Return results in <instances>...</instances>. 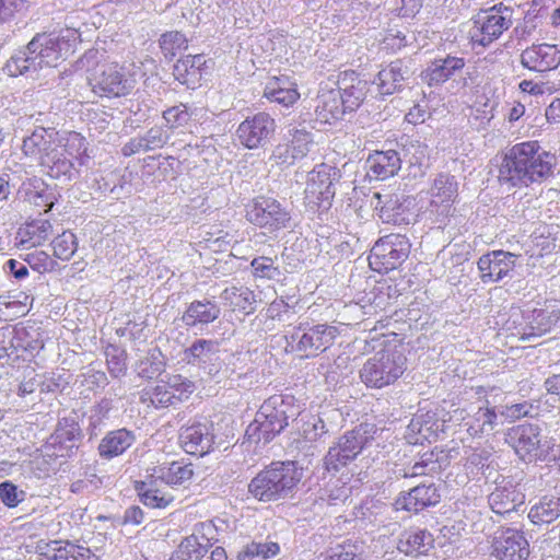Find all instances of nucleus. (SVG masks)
<instances>
[{
	"label": "nucleus",
	"instance_id": "obj_1",
	"mask_svg": "<svg viewBox=\"0 0 560 560\" xmlns=\"http://www.w3.org/2000/svg\"><path fill=\"white\" fill-rule=\"evenodd\" d=\"M23 154L45 168L47 175L60 180L73 179L90 160L83 136L70 132L62 138L54 128L37 127L23 139Z\"/></svg>",
	"mask_w": 560,
	"mask_h": 560
},
{
	"label": "nucleus",
	"instance_id": "obj_2",
	"mask_svg": "<svg viewBox=\"0 0 560 560\" xmlns=\"http://www.w3.org/2000/svg\"><path fill=\"white\" fill-rule=\"evenodd\" d=\"M555 162V156L541 150L537 141L517 143L505 153L498 178L508 187H527L551 176Z\"/></svg>",
	"mask_w": 560,
	"mask_h": 560
},
{
	"label": "nucleus",
	"instance_id": "obj_3",
	"mask_svg": "<svg viewBox=\"0 0 560 560\" xmlns=\"http://www.w3.org/2000/svg\"><path fill=\"white\" fill-rule=\"evenodd\" d=\"M292 400V397L279 395L266 399L245 431L247 440L265 445L279 434L288 425L289 419L299 413Z\"/></svg>",
	"mask_w": 560,
	"mask_h": 560
},
{
	"label": "nucleus",
	"instance_id": "obj_4",
	"mask_svg": "<svg viewBox=\"0 0 560 560\" xmlns=\"http://www.w3.org/2000/svg\"><path fill=\"white\" fill-rule=\"evenodd\" d=\"M301 476L293 462L272 463L252 479L248 492L261 502L284 499L292 493Z\"/></svg>",
	"mask_w": 560,
	"mask_h": 560
},
{
	"label": "nucleus",
	"instance_id": "obj_5",
	"mask_svg": "<svg viewBox=\"0 0 560 560\" xmlns=\"http://www.w3.org/2000/svg\"><path fill=\"white\" fill-rule=\"evenodd\" d=\"M508 322V330L520 340L530 341L550 332L560 322V301L538 302L532 310L514 313Z\"/></svg>",
	"mask_w": 560,
	"mask_h": 560
},
{
	"label": "nucleus",
	"instance_id": "obj_6",
	"mask_svg": "<svg viewBox=\"0 0 560 560\" xmlns=\"http://www.w3.org/2000/svg\"><path fill=\"white\" fill-rule=\"evenodd\" d=\"M407 358L396 348H386L369 358L360 370V378L372 388L394 384L406 371Z\"/></svg>",
	"mask_w": 560,
	"mask_h": 560
},
{
	"label": "nucleus",
	"instance_id": "obj_7",
	"mask_svg": "<svg viewBox=\"0 0 560 560\" xmlns=\"http://www.w3.org/2000/svg\"><path fill=\"white\" fill-rule=\"evenodd\" d=\"M513 23V10L503 4L481 10L471 19L468 35L474 47H488L508 31Z\"/></svg>",
	"mask_w": 560,
	"mask_h": 560
},
{
	"label": "nucleus",
	"instance_id": "obj_8",
	"mask_svg": "<svg viewBox=\"0 0 560 560\" xmlns=\"http://www.w3.org/2000/svg\"><path fill=\"white\" fill-rule=\"evenodd\" d=\"M75 30H67L66 35L37 34L28 43L31 55L34 54L42 70L56 67L59 60L74 50V45L79 38Z\"/></svg>",
	"mask_w": 560,
	"mask_h": 560
},
{
	"label": "nucleus",
	"instance_id": "obj_9",
	"mask_svg": "<svg viewBox=\"0 0 560 560\" xmlns=\"http://www.w3.org/2000/svg\"><path fill=\"white\" fill-rule=\"evenodd\" d=\"M411 243L399 233H390L381 237L369 255L370 267L380 273L397 269L408 258Z\"/></svg>",
	"mask_w": 560,
	"mask_h": 560
},
{
	"label": "nucleus",
	"instance_id": "obj_10",
	"mask_svg": "<svg viewBox=\"0 0 560 560\" xmlns=\"http://www.w3.org/2000/svg\"><path fill=\"white\" fill-rule=\"evenodd\" d=\"M194 390V382L180 374H173L145 387L140 399L155 408H167L187 399Z\"/></svg>",
	"mask_w": 560,
	"mask_h": 560
},
{
	"label": "nucleus",
	"instance_id": "obj_11",
	"mask_svg": "<svg viewBox=\"0 0 560 560\" xmlns=\"http://www.w3.org/2000/svg\"><path fill=\"white\" fill-rule=\"evenodd\" d=\"M340 179V171L330 164L320 163L308 172L304 200L311 208L328 209L336 194L335 184Z\"/></svg>",
	"mask_w": 560,
	"mask_h": 560
},
{
	"label": "nucleus",
	"instance_id": "obj_12",
	"mask_svg": "<svg viewBox=\"0 0 560 560\" xmlns=\"http://www.w3.org/2000/svg\"><path fill=\"white\" fill-rule=\"evenodd\" d=\"M338 335V328L328 324L301 323L291 335L292 348L304 358H315L330 348Z\"/></svg>",
	"mask_w": 560,
	"mask_h": 560
},
{
	"label": "nucleus",
	"instance_id": "obj_13",
	"mask_svg": "<svg viewBox=\"0 0 560 560\" xmlns=\"http://www.w3.org/2000/svg\"><path fill=\"white\" fill-rule=\"evenodd\" d=\"M458 194V183L455 176L441 173L432 180L428 190L429 205L425 212L442 228L453 212V205Z\"/></svg>",
	"mask_w": 560,
	"mask_h": 560
},
{
	"label": "nucleus",
	"instance_id": "obj_14",
	"mask_svg": "<svg viewBox=\"0 0 560 560\" xmlns=\"http://www.w3.org/2000/svg\"><path fill=\"white\" fill-rule=\"evenodd\" d=\"M246 219L272 233L289 228L291 214L277 199L259 196L247 206Z\"/></svg>",
	"mask_w": 560,
	"mask_h": 560
},
{
	"label": "nucleus",
	"instance_id": "obj_15",
	"mask_svg": "<svg viewBox=\"0 0 560 560\" xmlns=\"http://www.w3.org/2000/svg\"><path fill=\"white\" fill-rule=\"evenodd\" d=\"M505 441L522 460H544L547 457L548 441L542 443L540 430L535 424H520L511 428Z\"/></svg>",
	"mask_w": 560,
	"mask_h": 560
},
{
	"label": "nucleus",
	"instance_id": "obj_16",
	"mask_svg": "<svg viewBox=\"0 0 560 560\" xmlns=\"http://www.w3.org/2000/svg\"><path fill=\"white\" fill-rule=\"evenodd\" d=\"M368 425H359L340 436L338 442L329 447L325 456L326 469L337 471L340 467L353 460L368 444Z\"/></svg>",
	"mask_w": 560,
	"mask_h": 560
},
{
	"label": "nucleus",
	"instance_id": "obj_17",
	"mask_svg": "<svg viewBox=\"0 0 560 560\" xmlns=\"http://www.w3.org/2000/svg\"><path fill=\"white\" fill-rule=\"evenodd\" d=\"M275 130V119L267 113H258L238 125L236 136L241 144L253 150L264 147Z\"/></svg>",
	"mask_w": 560,
	"mask_h": 560
},
{
	"label": "nucleus",
	"instance_id": "obj_18",
	"mask_svg": "<svg viewBox=\"0 0 560 560\" xmlns=\"http://www.w3.org/2000/svg\"><path fill=\"white\" fill-rule=\"evenodd\" d=\"M491 555L495 560H527L529 544L523 532L503 528L495 532Z\"/></svg>",
	"mask_w": 560,
	"mask_h": 560
},
{
	"label": "nucleus",
	"instance_id": "obj_19",
	"mask_svg": "<svg viewBox=\"0 0 560 560\" xmlns=\"http://www.w3.org/2000/svg\"><path fill=\"white\" fill-rule=\"evenodd\" d=\"M93 91L100 95L119 97L127 95L135 88L136 79L126 73L118 65L104 66L92 81Z\"/></svg>",
	"mask_w": 560,
	"mask_h": 560
},
{
	"label": "nucleus",
	"instance_id": "obj_20",
	"mask_svg": "<svg viewBox=\"0 0 560 560\" xmlns=\"http://www.w3.org/2000/svg\"><path fill=\"white\" fill-rule=\"evenodd\" d=\"M313 145L312 133L304 129H296L290 133V138H285L275 147L271 159L279 165H293L296 161L304 159Z\"/></svg>",
	"mask_w": 560,
	"mask_h": 560
},
{
	"label": "nucleus",
	"instance_id": "obj_21",
	"mask_svg": "<svg viewBox=\"0 0 560 560\" xmlns=\"http://www.w3.org/2000/svg\"><path fill=\"white\" fill-rule=\"evenodd\" d=\"M219 343L214 340L197 339L183 351V361L215 376L221 370Z\"/></svg>",
	"mask_w": 560,
	"mask_h": 560
},
{
	"label": "nucleus",
	"instance_id": "obj_22",
	"mask_svg": "<svg viewBox=\"0 0 560 560\" xmlns=\"http://www.w3.org/2000/svg\"><path fill=\"white\" fill-rule=\"evenodd\" d=\"M456 419L462 420V425L472 438L490 434L499 425V415L495 407L470 406L468 410H456Z\"/></svg>",
	"mask_w": 560,
	"mask_h": 560
},
{
	"label": "nucleus",
	"instance_id": "obj_23",
	"mask_svg": "<svg viewBox=\"0 0 560 560\" xmlns=\"http://www.w3.org/2000/svg\"><path fill=\"white\" fill-rule=\"evenodd\" d=\"M214 526L211 523L196 525L194 533L186 537L170 560H201L212 546Z\"/></svg>",
	"mask_w": 560,
	"mask_h": 560
},
{
	"label": "nucleus",
	"instance_id": "obj_24",
	"mask_svg": "<svg viewBox=\"0 0 560 560\" xmlns=\"http://www.w3.org/2000/svg\"><path fill=\"white\" fill-rule=\"evenodd\" d=\"M179 443L187 454L203 456L214 444L212 423L195 422L183 427L179 432Z\"/></svg>",
	"mask_w": 560,
	"mask_h": 560
},
{
	"label": "nucleus",
	"instance_id": "obj_25",
	"mask_svg": "<svg viewBox=\"0 0 560 560\" xmlns=\"http://www.w3.org/2000/svg\"><path fill=\"white\" fill-rule=\"evenodd\" d=\"M525 501L522 489L510 478L495 482L493 491L488 497L489 506L498 515L516 511Z\"/></svg>",
	"mask_w": 560,
	"mask_h": 560
},
{
	"label": "nucleus",
	"instance_id": "obj_26",
	"mask_svg": "<svg viewBox=\"0 0 560 560\" xmlns=\"http://www.w3.org/2000/svg\"><path fill=\"white\" fill-rule=\"evenodd\" d=\"M520 61L524 68L535 72L556 70L560 66V47L551 44H534L522 51Z\"/></svg>",
	"mask_w": 560,
	"mask_h": 560
},
{
	"label": "nucleus",
	"instance_id": "obj_27",
	"mask_svg": "<svg viewBox=\"0 0 560 560\" xmlns=\"http://www.w3.org/2000/svg\"><path fill=\"white\" fill-rule=\"evenodd\" d=\"M517 256L504 250H493L482 255L478 260V269L483 282H499L509 277L515 268Z\"/></svg>",
	"mask_w": 560,
	"mask_h": 560
},
{
	"label": "nucleus",
	"instance_id": "obj_28",
	"mask_svg": "<svg viewBox=\"0 0 560 560\" xmlns=\"http://www.w3.org/2000/svg\"><path fill=\"white\" fill-rule=\"evenodd\" d=\"M440 499V493L434 483L419 485L408 492L401 493L394 505L397 511L404 510L417 513L428 506L438 504Z\"/></svg>",
	"mask_w": 560,
	"mask_h": 560
},
{
	"label": "nucleus",
	"instance_id": "obj_29",
	"mask_svg": "<svg viewBox=\"0 0 560 560\" xmlns=\"http://www.w3.org/2000/svg\"><path fill=\"white\" fill-rule=\"evenodd\" d=\"M401 159L397 151H374L365 161V168L370 178L384 180L398 173Z\"/></svg>",
	"mask_w": 560,
	"mask_h": 560
},
{
	"label": "nucleus",
	"instance_id": "obj_30",
	"mask_svg": "<svg viewBox=\"0 0 560 560\" xmlns=\"http://www.w3.org/2000/svg\"><path fill=\"white\" fill-rule=\"evenodd\" d=\"M337 84L346 112L355 110L366 96L368 81L362 80L354 71H351L343 72Z\"/></svg>",
	"mask_w": 560,
	"mask_h": 560
},
{
	"label": "nucleus",
	"instance_id": "obj_31",
	"mask_svg": "<svg viewBox=\"0 0 560 560\" xmlns=\"http://www.w3.org/2000/svg\"><path fill=\"white\" fill-rule=\"evenodd\" d=\"M377 199L375 209H380V218L384 223L394 225H407L412 221L410 201L401 200L398 196H390L385 202L381 194H374Z\"/></svg>",
	"mask_w": 560,
	"mask_h": 560
},
{
	"label": "nucleus",
	"instance_id": "obj_32",
	"mask_svg": "<svg viewBox=\"0 0 560 560\" xmlns=\"http://www.w3.org/2000/svg\"><path fill=\"white\" fill-rule=\"evenodd\" d=\"M52 224L46 219H34L18 230L16 245L27 249L44 245L52 235Z\"/></svg>",
	"mask_w": 560,
	"mask_h": 560
},
{
	"label": "nucleus",
	"instance_id": "obj_33",
	"mask_svg": "<svg viewBox=\"0 0 560 560\" xmlns=\"http://www.w3.org/2000/svg\"><path fill=\"white\" fill-rule=\"evenodd\" d=\"M409 77V69L401 60L392 61L383 68L373 81L382 95H392L402 89L404 82Z\"/></svg>",
	"mask_w": 560,
	"mask_h": 560
},
{
	"label": "nucleus",
	"instance_id": "obj_34",
	"mask_svg": "<svg viewBox=\"0 0 560 560\" xmlns=\"http://www.w3.org/2000/svg\"><path fill=\"white\" fill-rule=\"evenodd\" d=\"M465 65L463 57L447 55L445 58L435 59L423 72V79L430 86L442 84L462 71Z\"/></svg>",
	"mask_w": 560,
	"mask_h": 560
},
{
	"label": "nucleus",
	"instance_id": "obj_35",
	"mask_svg": "<svg viewBox=\"0 0 560 560\" xmlns=\"http://www.w3.org/2000/svg\"><path fill=\"white\" fill-rule=\"evenodd\" d=\"M221 310L219 305L209 300L194 301L182 315V322L187 327L207 326L219 318Z\"/></svg>",
	"mask_w": 560,
	"mask_h": 560
},
{
	"label": "nucleus",
	"instance_id": "obj_36",
	"mask_svg": "<svg viewBox=\"0 0 560 560\" xmlns=\"http://www.w3.org/2000/svg\"><path fill=\"white\" fill-rule=\"evenodd\" d=\"M316 102V114L324 122L341 119L347 113L338 89L322 88Z\"/></svg>",
	"mask_w": 560,
	"mask_h": 560
},
{
	"label": "nucleus",
	"instance_id": "obj_37",
	"mask_svg": "<svg viewBox=\"0 0 560 560\" xmlns=\"http://www.w3.org/2000/svg\"><path fill=\"white\" fill-rule=\"evenodd\" d=\"M136 441L135 433L127 429L108 432L98 444V454L102 458L112 459L124 454Z\"/></svg>",
	"mask_w": 560,
	"mask_h": 560
},
{
	"label": "nucleus",
	"instance_id": "obj_38",
	"mask_svg": "<svg viewBox=\"0 0 560 560\" xmlns=\"http://www.w3.org/2000/svg\"><path fill=\"white\" fill-rule=\"evenodd\" d=\"M220 299L231 312L252 314L256 308L255 294L245 285H232L224 289Z\"/></svg>",
	"mask_w": 560,
	"mask_h": 560
},
{
	"label": "nucleus",
	"instance_id": "obj_39",
	"mask_svg": "<svg viewBox=\"0 0 560 560\" xmlns=\"http://www.w3.org/2000/svg\"><path fill=\"white\" fill-rule=\"evenodd\" d=\"M13 339L21 350L31 354L39 352L45 345V331L35 322L21 323L14 327Z\"/></svg>",
	"mask_w": 560,
	"mask_h": 560
},
{
	"label": "nucleus",
	"instance_id": "obj_40",
	"mask_svg": "<svg viewBox=\"0 0 560 560\" xmlns=\"http://www.w3.org/2000/svg\"><path fill=\"white\" fill-rule=\"evenodd\" d=\"M264 95L271 102L285 107L293 105L300 97L296 84L291 82L288 77L271 78L265 86Z\"/></svg>",
	"mask_w": 560,
	"mask_h": 560
},
{
	"label": "nucleus",
	"instance_id": "obj_41",
	"mask_svg": "<svg viewBox=\"0 0 560 560\" xmlns=\"http://www.w3.org/2000/svg\"><path fill=\"white\" fill-rule=\"evenodd\" d=\"M205 62L202 55L186 56L174 65L173 74L179 83L194 89L201 80V66Z\"/></svg>",
	"mask_w": 560,
	"mask_h": 560
},
{
	"label": "nucleus",
	"instance_id": "obj_42",
	"mask_svg": "<svg viewBox=\"0 0 560 560\" xmlns=\"http://www.w3.org/2000/svg\"><path fill=\"white\" fill-rule=\"evenodd\" d=\"M159 479L151 477L148 480L136 483V489L140 497V501L148 508L151 509H165L168 506L174 497L160 489L156 485Z\"/></svg>",
	"mask_w": 560,
	"mask_h": 560
},
{
	"label": "nucleus",
	"instance_id": "obj_43",
	"mask_svg": "<svg viewBox=\"0 0 560 560\" xmlns=\"http://www.w3.org/2000/svg\"><path fill=\"white\" fill-rule=\"evenodd\" d=\"M432 535L424 529H409L404 532L397 542V549L406 556L425 553L432 546Z\"/></svg>",
	"mask_w": 560,
	"mask_h": 560
},
{
	"label": "nucleus",
	"instance_id": "obj_44",
	"mask_svg": "<svg viewBox=\"0 0 560 560\" xmlns=\"http://www.w3.org/2000/svg\"><path fill=\"white\" fill-rule=\"evenodd\" d=\"M194 469L191 464L173 462L153 469L151 477H155L168 486H183L191 480Z\"/></svg>",
	"mask_w": 560,
	"mask_h": 560
},
{
	"label": "nucleus",
	"instance_id": "obj_45",
	"mask_svg": "<svg viewBox=\"0 0 560 560\" xmlns=\"http://www.w3.org/2000/svg\"><path fill=\"white\" fill-rule=\"evenodd\" d=\"M30 52L27 44L23 49L12 55L4 66V71L10 77L27 75L33 78L42 68L34 54L31 55Z\"/></svg>",
	"mask_w": 560,
	"mask_h": 560
},
{
	"label": "nucleus",
	"instance_id": "obj_46",
	"mask_svg": "<svg viewBox=\"0 0 560 560\" xmlns=\"http://www.w3.org/2000/svg\"><path fill=\"white\" fill-rule=\"evenodd\" d=\"M560 516V498L545 495L534 503L529 510V520L537 525L550 524Z\"/></svg>",
	"mask_w": 560,
	"mask_h": 560
},
{
	"label": "nucleus",
	"instance_id": "obj_47",
	"mask_svg": "<svg viewBox=\"0 0 560 560\" xmlns=\"http://www.w3.org/2000/svg\"><path fill=\"white\" fill-rule=\"evenodd\" d=\"M80 438V427L73 418H62L59 420L55 433L51 435L54 444L72 447L73 443Z\"/></svg>",
	"mask_w": 560,
	"mask_h": 560
},
{
	"label": "nucleus",
	"instance_id": "obj_48",
	"mask_svg": "<svg viewBox=\"0 0 560 560\" xmlns=\"http://www.w3.org/2000/svg\"><path fill=\"white\" fill-rule=\"evenodd\" d=\"M194 113L192 107L180 103L165 109L162 116L168 129H178L188 126Z\"/></svg>",
	"mask_w": 560,
	"mask_h": 560
},
{
	"label": "nucleus",
	"instance_id": "obj_49",
	"mask_svg": "<svg viewBox=\"0 0 560 560\" xmlns=\"http://www.w3.org/2000/svg\"><path fill=\"white\" fill-rule=\"evenodd\" d=\"M252 273L255 279L279 280L282 272L276 259L267 256L255 257L250 261Z\"/></svg>",
	"mask_w": 560,
	"mask_h": 560
},
{
	"label": "nucleus",
	"instance_id": "obj_50",
	"mask_svg": "<svg viewBox=\"0 0 560 560\" xmlns=\"http://www.w3.org/2000/svg\"><path fill=\"white\" fill-rule=\"evenodd\" d=\"M187 46L186 36L178 31L166 32L160 38L162 52L168 59H173L178 51L186 49Z\"/></svg>",
	"mask_w": 560,
	"mask_h": 560
},
{
	"label": "nucleus",
	"instance_id": "obj_51",
	"mask_svg": "<svg viewBox=\"0 0 560 560\" xmlns=\"http://www.w3.org/2000/svg\"><path fill=\"white\" fill-rule=\"evenodd\" d=\"M280 551V547L277 542H252L246 546V548L238 553L240 560L248 559H259L267 560L277 556Z\"/></svg>",
	"mask_w": 560,
	"mask_h": 560
},
{
	"label": "nucleus",
	"instance_id": "obj_52",
	"mask_svg": "<svg viewBox=\"0 0 560 560\" xmlns=\"http://www.w3.org/2000/svg\"><path fill=\"white\" fill-rule=\"evenodd\" d=\"M54 256L60 260H69L78 249L77 237L72 232L65 231L52 242Z\"/></svg>",
	"mask_w": 560,
	"mask_h": 560
},
{
	"label": "nucleus",
	"instance_id": "obj_53",
	"mask_svg": "<svg viewBox=\"0 0 560 560\" xmlns=\"http://www.w3.org/2000/svg\"><path fill=\"white\" fill-rule=\"evenodd\" d=\"M69 541L62 540H40L37 542V552L48 560H67L69 559Z\"/></svg>",
	"mask_w": 560,
	"mask_h": 560
},
{
	"label": "nucleus",
	"instance_id": "obj_54",
	"mask_svg": "<svg viewBox=\"0 0 560 560\" xmlns=\"http://www.w3.org/2000/svg\"><path fill=\"white\" fill-rule=\"evenodd\" d=\"M107 369L115 378L124 376L127 371L126 352L117 346L109 345L105 349Z\"/></svg>",
	"mask_w": 560,
	"mask_h": 560
},
{
	"label": "nucleus",
	"instance_id": "obj_55",
	"mask_svg": "<svg viewBox=\"0 0 560 560\" xmlns=\"http://www.w3.org/2000/svg\"><path fill=\"white\" fill-rule=\"evenodd\" d=\"M402 147L412 165H422L429 156V148L420 139L407 138Z\"/></svg>",
	"mask_w": 560,
	"mask_h": 560
},
{
	"label": "nucleus",
	"instance_id": "obj_56",
	"mask_svg": "<svg viewBox=\"0 0 560 560\" xmlns=\"http://www.w3.org/2000/svg\"><path fill=\"white\" fill-rule=\"evenodd\" d=\"M164 370V362L161 359V353H152L142 359L137 365L138 375L143 378H153L160 375Z\"/></svg>",
	"mask_w": 560,
	"mask_h": 560
},
{
	"label": "nucleus",
	"instance_id": "obj_57",
	"mask_svg": "<svg viewBox=\"0 0 560 560\" xmlns=\"http://www.w3.org/2000/svg\"><path fill=\"white\" fill-rule=\"evenodd\" d=\"M432 418L433 417L430 416L429 413L418 415L412 418L408 428L411 432L420 435V438L417 439L416 442H419L420 439L430 440V438L436 433L438 428L433 429V425H435V423L432 422Z\"/></svg>",
	"mask_w": 560,
	"mask_h": 560
},
{
	"label": "nucleus",
	"instance_id": "obj_58",
	"mask_svg": "<svg viewBox=\"0 0 560 560\" xmlns=\"http://www.w3.org/2000/svg\"><path fill=\"white\" fill-rule=\"evenodd\" d=\"M493 452L491 447H481L471 450L470 454L466 458V467L470 469L481 470L490 467L492 463Z\"/></svg>",
	"mask_w": 560,
	"mask_h": 560
},
{
	"label": "nucleus",
	"instance_id": "obj_59",
	"mask_svg": "<svg viewBox=\"0 0 560 560\" xmlns=\"http://www.w3.org/2000/svg\"><path fill=\"white\" fill-rule=\"evenodd\" d=\"M326 433H328V430L323 419L318 416H311L303 422L302 434L310 442L320 439Z\"/></svg>",
	"mask_w": 560,
	"mask_h": 560
},
{
	"label": "nucleus",
	"instance_id": "obj_60",
	"mask_svg": "<svg viewBox=\"0 0 560 560\" xmlns=\"http://www.w3.org/2000/svg\"><path fill=\"white\" fill-rule=\"evenodd\" d=\"M0 499L5 506L12 509L25 499V492L11 481H3L0 483Z\"/></svg>",
	"mask_w": 560,
	"mask_h": 560
},
{
	"label": "nucleus",
	"instance_id": "obj_61",
	"mask_svg": "<svg viewBox=\"0 0 560 560\" xmlns=\"http://www.w3.org/2000/svg\"><path fill=\"white\" fill-rule=\"evenodd\" d=\"M13 334H15L14 328H8L1 331L2 339L0 341V359L4 358H19V350H21L20 346L16 345L15 339H13Z\"/></svg>",
	"mask_w": 560,
	"mask_h": 560
},
{
	"label": "nucleus",
	"instance_id": "obj_62",
	"mask_svg": "<svg viewBox=\"0 0 560 560\" xmlns=\"http://www.w3.org/2000/svg\"><path fill=\"white\" fill-rule=\"evenodd\" d=\"M143 141L148 151L156 150L167 143L170 136L166 130L161 127L150 128L143 136Z\"/></svg>",
	"mask_w": 560,
	"mask_h": 560
},
{
	"label": "nucleus",
	"instance_id": "obj_63",
	"mask_svg": "<svg viewBox=\"0 0 560 560\" xmlns=\"http://www.w3.org/2000/svg\"><path fill=\"white\" fill-rule=\"evenodd\" d=\"M432 457L433 454H423L421 460L415 463L405 471L404 477L423 476L433 472L436 469V464L433 462Z\"/></svg>",
	"mask_w": 560,
	"mask_h": 560
},
{
	"label": "nucleus",
	"instance_id": "obj_64",
	"mask_svg": "<svg viewBox=\"0 0 560 560\" xmlns=\"http://www.w3.org/2000/svg\"><path fill=\"white\" fill-rule=\"evenodd\" d=\"M383 45L385 49L395 52L407 45L406 35L398 30H388L383 38Z\"/></svg>",
	"mask_w": 560,
	"mask_h": 560
}]
</instances>
